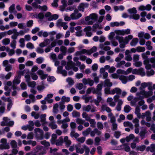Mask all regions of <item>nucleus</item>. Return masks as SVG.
Returning <instances> with one entry per match:
<instances>
[{"label":"nucleus","mask_w":155,"mask_h":155,"mask_svg":"<svg viewBox=\"0 0 155 155\" xmlns=\"http://www.w3.org/2000/svg\"><path fill=\"white\" fill-rule=\"evenodd\" d=\"M102 88V85L101 84H99L97 85L96 89L93 88V90L92 91V92L94 94L95 93H99L100 94L101 93V90Z\"/></svg>","instance_id":"nucleus-1"},{"label":"nucleus","mask_w":155,"mask_h":155,"mask_svg":"<svg viewBox=\"0 0 155 155\" xmlns=\"http://www.w3.org/2000/svg\"><path fill=\"white\" fill-rule=\"evenodd\" d=\"M114 135L117 139H118L121 135L120 132L119 131H115Z\"/></svg>","instance_id":"nucleus-45"},{"label":"nucleus","mask_w":155,"mask_h":155,"mask_svg":"<svg viewBox=\"0 0 155 155\" xmlns=\"http://www.w3.org/2000/svg\"><path fill=\"white\" fill-rule=\"evenodd\" d=\"M73 117H79L80 116V113L76 110H73L72 113Z\"/></svg>","instance_id":"nucleus-20"},{"label":"nucleus","mask_w":155,"mask_h":155,"mask_svg":"<svg viewBox=\"0 0 155 155\" xmlns=\"http://www.w3.org/2000/svg\"><path fill=\"white\" fill-rule=\"evenodd\" d=\"M20 78H19V77L18 76H16L15 79L13 81L14 84H19L20 82Z\"/></svg>","instance_id":"nucleus-25"},{"label":"nucleus","mask_w":155,"mask_h":155,"mask_svg":"<svg viewBox=\"0 0 155 155\" xmlns=\"http://www.w3.org/2000/svg\"><path fill=\"white\" fill-rule=\"evenodd\" d=\"M16 41L15 40H13L11 43L10 46L13 49H15L16 48Z\"/></svg>","instance_id":"nucleus-50"},{"label":"nucleus","mask_w":155,"mask_h":155,"mask_svg":"<svg viewBox=\"0 0 155 155\" xmlns=\"http://www.w3.org/2000/svg\"><path fill=\"white\" fill-rule=\"evenodd\" d=\"M73 109V106L71 104H69L68 105L67 107V110L69 112L71 111Z\"/></svg>","instance_id":"nucleus-56"},{"label":"nucleus","mask_w":155,"mask_h":155,"mask_svg":"<svg viewBox=\"0 0 155 155\" xmlns=\"http://www.w3.org/2000/svg\"><path fill=\"white\" fill-rule=\"evenodd\" d=\"M58 15L56 14H54L53 15H51V16H50V17H49L48 18V19L49 21H51L52 20H56L58 19Z\"/></svg>","instance_id":"nucleus-8"},{"label":"nucleus","mask_w":155,"mask_h":155,"mask_svg":"<svg viewBox=\"0 0 155 155\" xmlns=\"http://www.w3.org/2000/svg\"><path fill=\"white\" fill-rule=\"evenodd\" d=\"M9 147V146L8 144H0V149L2 150L8 149Z\"/></svg>","instance_id":"nucleus-15"},{"label":"nucleus","mask_w":155,"mask_h":155,"mask_svg":"<svg viewBox=\"0 0 155 155\" xmlns=\"http://www.w3.org/2000/svg\"><path fill=\"white\" fill-rule=\"evenodd\" d=\"M150 152L153 153L155 152V144L153 143L150 145Z\"/></svg>","instance_id":"nucleus-53"},{"label":"nucleus","mask_w":155,"mask_h":155,"mask_svg":"<svg viewBox=\"0 0 155 155\" xmlns=\"http://www.w3.org/2000/svg\"><path fill=\"white\" fill-rule=\"evenodd\" d=\"M146 133V130H141L140 131L139 134L141 137V139H143L145 137V134Z\"/></svg>","instance_id":"nucleus-17"},{"label":"nucleus","mask_w":155,"mask_h":155,"mask_svg":"<svg viewBox=\"0 0 155 155\" xmlns=\"http://www.w3.org/2000/svg\"><path fill=\"white\" fill-rule=\"evenodd\" d=\"M146 74L147 77H150L154 74V71L153 69L151 70L150 71H146Z\"/></svg>","instance_id":"nucleus-28"},{"label":"nucleus","mask_w":155,"mask_h":155,"mask_svg":"<svg viewBox=\"0 0 155 155\" xmlns=\"http://www.w3.org/2000/svg\"><path fill=\"white\" fill-rule=\"evenodd\" d=\"M146 146L145 145L139 146L137 147L136 150L137 151L140 150L142 152L144 150Z\"/></svg>","instance_id":"nucleus-16"},{"label":"nucleus","mask_w":155,"mask_h":155,"mask_svg":"<svg viewBox=\"0 0 155 155\" xmlns=\"http://www.w3.org/2000/svg\"><path fill=\"white\" fill-rule=\"evenodd\" d=\"M97 150L98 153L100 155L102 154V147L101 146H99L97 147Z\"/></svg>","instance_id":"nucleus-58"},{"label":"nucleus","mask_w":155,"mask_h":155,"mask_svg":"<svg viewBox=\"0 0 155 155\" xmlns=\"http://www.w3.org/2000/svg\"><path fill=\"white\" fill-rule=\"evenodd\" d=\"M91 96L85 97L83 98L85 100V102L86 103H88L90 100L91 99Z\"/></svg>","instance_id":"nucleus-54"},{"label":"nucleus","mask_w":155,"mask_h":155,"mask_svg":"<svg viewBox=\"0 0 155 155\" xmlns=\"http://www.w3.org/2000/svg\"><path fill=\"white\" fill-rule=\"evenodd\" d=\"M10 41V39L9 38H5L2 40V43L3 45H7L9 43Z\"/></svg>","instance_id":"nucleus-29"},{"label":"nucleus","mask_w":155,"mask_h":155,"mask_svg":"<svg viewBox=\"0 0 155 155\" xmlns=\"http://www.w3.org/2000/svg\"><path fill=\"white\" fill-rule=\"evenodd\" d=\"M20 87L22 90H25L27 88V86L24 82H22L20 84Z\"/></svg>","instance_id":"nucleus-59"},{"label":"nucleus","mask_w":155,"mask_h":155,"mask_svg":"<svg viewBox=\"0 0 155 155\" xmlns=\"http://www.w3.org/2000/svg\"><path fill=\"white\" fill-rule=\"evenodd\" d=\"M82 14L81 13H78L76 14L75 13H72L71 15V17L73 20H75L78 19L82 16Z\"/></svg>","instance_id":"nucleus-2"},{"label":"nucleus","mask_w":155,"mask_h":155,"mask_svg":"<svg viewBox=\"0 0 155 155\" xmlns=\"http://www.w3.org/2000/svg\"><path fill=\"white\" fill-rule=\"evenodd\" d=\"M15 9V5L13 4L9 8V12L10 13L13 12Z\"/></svg>","instance_id":"nucleus-51"},{"label":"nucleus","mask_w":155,"mask_h":155,"mask_svg":"<svg viewBox=\"0 0 155 155\" xmlns=\"http://www.w3.org/2000/svg\"><path fill=\"white\" fill-rule=\"evenodd\" d=\"M26 46L27 48L31 49H33L34 48L33 45L31 42L28 43L26 44Z\"/></svg>","instance_id":"nucleus-40"},{"label":"nucleus","mask_w":155,"mask_h":155,"mask_svg":"<svg viewBox=\"0 0 155 155\" xmlns=\"http://www.w3.org/2000/svg\"><path fill=\"white\" fill-rule=\"evenodd\" d=\"M142 64V63L141 61H136L135 62L134 64V65L136 67H140Z\"/></svg>","instance_id":"nucleus-60"},{"label":"nucleus","mask_w":155,"mask_h":155,"mask_svg":"<svg viewBox=\"0 0 155 155\" xmlns=\"http://www.w3.org/2000/svg\"><path fill=\"white\" fill-rule=\"evenodd\" d=\"M37 62L39 64L42 63L43 62V59L41 57H39L36 59Z\"/></svg>","instance_id":"nucleus-64"},{"label":"nucleus","mask_w":155,"mask_h":155,"mask_svg":"<svg viewBox=\"0 0 155 155\" xmlns=\"http://www.w3.org/2000/svg\"><path fill=\"white\" fill-rule=\"evenodd\" d=\"M11 145L13 148H16L17 147V143L14 140H13L11 142Z\"/></svg>","instance_id":"nucleus-21"},{"label":"nucleus","mask_w":155,"mask_h":155,"mask_svg":"<svg viewBox=\"0 0 155 155\" xmlns=\"http://www.w3.org/2000/svg\"><path fill=\"white\" fill-rule=\"evenodd\" d=\"M91 19L96 21L98 17L97 15L95 13H92L90 15Z\"/></svg>","instance_id":"nucleus-24"},{"label":"nucleus","mask_w":155,"mask_h":155,"mask_svg":"<svg viewBox=\"0 0 155 155\" xmlns=\"http://www.w3.org/2000/svg\"><path fill=\"white\" fill-rule=\"evenodd\" d=\"M139 55L138 54H134L133 58V61L136 62L139 60Z\"/></svg>","instance_id":"nucleus-55"},{"label":"nucleus","mask_w":155,"mask_h":155,"mask_svg":"<svg viewBox=\"0 0 155 155\" xmlns=\"http://www.w3.org/2000/svg\"><path fill=\"white\" fill-rule=\"evenodd\" d=\"M120 25L119 23L117 22H111L110 24V26L113 27L115 26H118Z\"/></svg>","instance_id":"nucleus-34"},{"label":"nucleus","mask_w":155,"mask_h":155,"mask_svg":"<svg viewBox=\"0 0 155 155\" xmlns=\"http://www.w3.org/2000/svg\"><path fill=\"white\" fill-rule=\"evenodd\" d=\"M137 51L138 52H142L144 51L145 50V48L143 47L138 46L136 48Z\"/></svg>","instance_id":"nucleus-19"},{"label":"nucleus","mask_w":155,"mask_h":155,"mask_svg":"<svg viewBox=\"0 0 155 155\" xmlns=\"http://www.w3.org/2000/svg\"><path fill=\"white\" fill-rule=\"evenodd\" d=\"M140 15L137 14H134L132 15H130L129 17L130 19H133L135 20H137L140 18Z\"/></svg>","instance_id":"nucleus-9"},{"label":"nucleus","mask_w":155,"mask_h":155,"mask_svg":"<svg viewBox=\"0 0 155 155\" xmlns=\"http://www.w3.org/2000/svg\"><path fill=\"white\" fill-rule=\"evenodd\" d=\"M124 150L127 152H129L130 150V147L127 145L126 144H124Z\"/></svg>","instance_id":"nucleus-52"},{"label":"nucleus","mask_w":155,"mask_h":155,"mask_svg":"<svg viewBox=\"0 0 155 155\" xmlns=\"http://www.w3.org/2000/svg\"><path fill=\"white\" fill-rule=\"evenodd\" d=\"M124 126L125 127H129L130 128H133V125L132 123L128 121L124 122Z\"/></svg>","instance_id":"nucleus-13"},{"label":"nucleus","mask_w":155,"mask_h":155,"mask_svg":"<svg viewBox=\"0 0 155 155\" xmlns=\"http://www.w3.org/2000/svg\"><path fill=\"white\" fill-rule=\"evenodd\" d=\"M153 92L152 91H149L148 92L146 91L145 94V97H147L149 96H151L152 95Z\"/></svg>","instance_id":"nucleus-47"},{"label":"nucleus","mask_w":155,"mask_h":155,"mask_svg":"<svg viewBox=\"0 0 155 155\" xmlns=\"http://www.w3.org/2000/svg\"><path fill=\"white\" fill-rule=\"evenodd\" d=\"M143 69L142 68H141L138 70L139 73L142 76H144L145 75V72L143 71Z\"/></svg>","instance_id":"nucleus-37"},{"label":"nucleus","mask_w":155,"mask_h":155,"mask_svg":"<svg viewBox=\"0 0 155 155\" xmlns=\"http://www.w3.org/2000/svg\"><path fill=\"white\" fill-rule=\"evenodd\" d=\"M95 94H97V99L95 100L94 101V102L96 105H97L100 102L102 98L101 96L102 95V93H100V94L99 93H95Z\"/></svg>","instance_id":"nucleus-3"},{"label":"nucleus","mask_w":155,"mask_h":155,"mask_svg":"<svg viewBox=\"0 0 155 155\" xmlns=\"http://www.w3.org/2000/svg\"><path fill=\"white\" fill-rule=\"evenodd\" d=\"M36 51L37 53L40 54H42L44 52L43 49L39 47H38L37 48Z\"/></svg>","instance_id":"nucleus-62"},{"label":"nucleus","mask_w":155,"mask_h":155,"mask_svg":"<svg viewBox=\"0 0 155 155\" xmlns=\"http://www.w3.org/2000/svg\"><path fill=\"white\" fill-rule=\"evenodd\" d=\"M126 72H125V71L120 69H118L117 71V73L118 74H121L127 75V74L126 73Z\"/></svg>","instance_id":"nucleus-35"},{"label":"nucleus","mask_w":155,"mask_h":155,"mask_svg":"<svg viewBox=\"0 0 155 155\" xmlns=\"http://www.w3.org/2000/svg\"><path fill=\"white\" fill-rule=\"evenodd\" d=\"M127 11L130 14H136L137 12L135 8H133L128 9Z\"/></svg>","instance_id":"nucleus-14"},{"label":"nucleus","mask_w":155,"mask_h":155,"mask_svg":"<svg viewBox=\"0 0 155 155\" xmlns=\"http://www.w3.org/2000/svg\"><path fill=\"white\" fill-rule=\"evenodd\" d=\"M134 136L133 134H131L129 136H127L126 137V141L127 142H129L130 140L133 139L134 138Z\"/></svg>","instance_id":"nucleus-18"},{"label":"nucleus","mask_w":155,"mask_h":155,"mask_svg":"<svg viewBox=\"0 0 155 155\" xmlns=\"http://www.w3.org/2000/svg\"><path fill=\"white\" fill-rule=\"evenodd\" d=\"M120 80L121 81L122 83L126 84L127 82V77L124 75H121L119 77Z\"/></svg>","instance_id":"nucleus-5"},{"label":"nucleus","mask_w":155,"mask_h":155,"mask_svg":"<svg viewBox=\"0 0 155 155\" xmlns=\"http://www.w3.org/2000/svg\"><path fill=\"white\" fill-rule=\"evenodd\" d=\"M115 38L117 40H118L119 42L120 43H124L123 37L122 36L120 37L118 35H117L115 37Z\"/></svg>","instance_id":"nucleus-23"},{"label":"nucleus","mask_w":155,"mask_h":155,"mask_svg":"<svg viewBox=\"0 0 155 155\" xmlns=\"http://www.w3.org/2000/svg\"><path fill=\"white\" fill-rule=\"evenodd\" d=\"M12 65L8 64L5 66V70L6 71L8 72L10 71L12 69Z\"/></svg>","instance_id":"nucleus-41"},{"label":"nucleus","mask_w":155,"mask_h":155,"mask_svg":"<svg viewBox=\"0 0 155 155\" xmlns=\"http://www.w3.org/2000/svg\"><path fill=\"white\" fill-rule=\"evenodd\" d=\"M83 149L84 150H85V153L86 154H88L90 152V149L87 146L85 145H84L83 146Z\"/></svg>","instance_id":"nucleus-39"},{"label":"nucleus","mask_w":155,"mask_h":155,"mask_svg":"<svg viewBox=\"0 0 155 155\" xmlns=\"http://www.w3.org/2000/svg\"><path fill=\"white\" fill-rule=\"evenodd\" d=\"M40 143L41 144L43 145L45 147H49L50 146L49 143L45 140L41 141Z\"/></svg>","instance_id":"nucleus-31"},{"label":"nucleus","mask_w":155,"mask_h":155,"mask_svg":"<svg viewBox=\"0 0 155 155\" xmlns=\"http://www.w3.org/2000/svg\"><path fill=\"white\" fill-rule=\"evenodd\" d=\"M67 80L68 83V84L71 85V86L73 85L74 84V80L71 78H67Z\"/></svg>","instance_id":"nucleus-32"},{"label":"nucleus","mask_w":155,"mask_h":155,"mask_svg":"<svg viewBox=\"0 0 155 155\" xmlns=\"http://www.w3.org/2000/svg\"><path fill=\"white\" fill-rule=\"evenodd\" d=\"M97 127L100 130H101L103 128V125L102 123L100 122H98L97 124Z\"/></svg>","instance_id":"nucleus-46"},{"label":"nucleus","mask_w":155,"mask_h":155,"mask_svg":"<svg viewBox=\"0 0 155 155\" xmlns=\"http://www.w3.org/2000/svg\"><path fill=\"white\" fill-rule=\"evenodd\" d=\"M131 110V108L128 105H126L124 107V111L125 113H128Z\"/></svg>","instance_id":"nucleus-11"},{"label":"nucleus","mask_w":155,"mask_h":155,"mask_svg":"<svg viewBox=\"0 0 155 155\" xmlns=\"http://www.w3.org/2000/svg\"><path fill=\"white\" fill-rule=\"evenodd\" d=\"M62 19H59L57 21L56 25L57 26H61L63 27L64 26V22H62Z\"/></svg>","instance_id":"nucleus-27"},{"label":"nucleus","mask_w":155,"mask_h":155,"mask_svg":"<svg viewBox=\"0 0 155 155\" xmlns=\"http://www.w3.org/2000/svg\"><path fill=\"white\" fill-rule=\"evenodd\" d=\"M105 86L108 87H111L112 85V83L110 82V80L109 79H106L104 81Z\"/></svg>","instance_id":"nucleus-10"},{"label":"nucleus","mask_w":155,"mask_h":155,"mask_svg":"<svg viewBox=\"0 0 155 155\" xmlns=\"http://www.w3.org/2000/svg\"><path fill=\"white\" fill-rule=\"evenodd\" d=\"M91 107L90 105H88L87 106H84L83 107V110L89 112L91 109Z\"/></svg>","instance_id":"nucleus-26"},{"label":"nucleus","mask_w":155,"mask_h":155,"mask_svg":"<svg viewBox=\"0 0 155 155\" xmlns=\"http://www.w3.org/2000/svg\"><path fill=\"white\" fill-rule=\"evenodd\" d=\"M148 83L143 82L141 83V87H140V90H142L143 88H145L146 87L148 86Z\"/></svg>","instance_id":"nucleus-43"},{"label":"nucleus","mask_w":155,"mask_h":155,"mask_svg":"<svg viewBox=\"0 0 155 155\" xmlns=\"http://www.w3.org/2000/svg\"><path fill=\"white\" fill-rule=\"evenodd\" d=\"M60 50L63 52V54L65 55L66 52L67 48L64 46H61L60 47Z\"/></svg>","instance_id":"nucleus-33"},{"label":"nucleus","mask_w":155,"mask_h":155,"mask_svg":"<svg viewBox=\"0 0 155 155\" xmlns=\"http://www.w3.org/2000/svg\"><path fill=\"white\" fill-rule=\"evenodd\" d=\"M64 142L63 137H61L59 138L57 140L55 144L57 146L61 145Z\"/></svg>","instance_id":"nucleus-4"},{"label":"nucleus","mask_w":155,"mask_h":155,"mask_svg":"<svg viewBox=\"0 0 155 155\" xmlns=\"http://www.w3.org/2000/svg\"><path fill=\"white\" fill-rule=\"evenodd\" d=\"M75 149L76 152L78 153H80V154L83 153L84 151V150L83 148H81V149L79 148L78 147V146L76 145L75 146Z\"/></svg>","instance_id":"nucleus-6"},{"label":"nucleus","mask_w":155,"mask_h":155,"mask_svg":"<svg viewBox=\"0 0 155 155\" xmlns=\"http://www.w3.org/2000/svg\"><path fill=\"white\" fill-rule=\"evenodd\" d=\"M117 129V125L115 123L112 124V130H115Z\"/></svg>","instance_id":"nucleus-63"},{"label":"nucleus","mask_w":155,"mask_h":155,"mask_svg":"<svg viewBox=\"0 0 155 155\" xmlns=\"http://www.w3.org/2000/svg\"><path fill=\"white\" fill-rule=\"evenodd\" d=\"M33 23V21L32 20H30L28 21L27 23V25L28 27H31L32 26Z\"/></svg>","instance_id":"nucleus-57"},{"label":"nucleus","mask_w":155,"mask_h":155,"mask_svg":"<svg viewBox=\"0 0 155 155\" xmlns=\"http://www.w3.org/2000/svg\"><path fill=\"white\" fill-rule=\"evenodd\" d=\"M34 16L37 18L39 19L40 20H42L44 18V15L43 13L40 12L36 15V16Z\"/></svg>","instance_id":"nucleus-12"},{"label":"nucleus","mask_w":155,"mask_h":155,"mask_svg":"<svg viewBox=\"0 0 155 155\" xmlns=\"http://www.w3.org/2000/svg\"><path fill=\"white\" fill-rule=\"evenodd\" d=\"M27 84L29 87H31L32 88L34 87L36 85V82L34 81L31 82H28Z\"/></svg>","instance_id":"nucleus-30"},{"label":"nucleus","mask_w":155,"mask_h":155,"mask_svg":"<svg viewBox=\"0 0 155 155\" xmlns=\"http://www.w3.org/2000/svg\"><path fill=\"white\" fill-rule=\"evenodd\" d=\"M138 39L137 38H134L130 42V44L131 46H135L138 42Z\"/></svg>","instance_id":"nucleus-7"},{"label":"nucleus","mask_w":155,"mask_h":155,"mask_svg":"<svg viewBox=\"0 0 155 155\" xmlns=\"http://www.w3.org/2000/svg\"><path fill=\"white\" fill-rule=\"evenodd\" d=\"M85 140V138L84 137H82L80 138H78L77 140L79 142L81 143H83Z\"/></svg>","instance_id":"nucleus-61"},{"label":"nucleus","mask_w":155,"mask_h":155,"mask_svg":"<svg viewBox=\"0 0 155 155\" xmlns=\"http://www.w3.org/2000/svg\"><path fill=\"white\" fill-rule=\"evenodd\" d=\"M102 109L103 111H104L105 110H106L108 113H110L111 111V109L107 107H106L105 108L103 107H102Z\"/></svg>","instance_id":"nucleus-44"},{"label":"nucleus","mask_w":155,"mask_h":155,"mask_svg":"<svg viewBox=\"0 0 155 155\" xmlns=\"http://www.w3.org/2000/svg\"><path fill=\"white\" fill-rule=\"evenodd\" d=\"M125 61H122L118 63L117 64L116 67L117 68H120V66L123 64H125Z\"/></svg>","instance_id":"nucleus-49"},{"label":"nucleus","mask_w":155,"mask_h":155,"mask_svg":"<svg viewBox=\"0 0 155 155\" xmlns=\"http://www.w3.org/2000/svg\"><path fill=\"white\" fill-rule=\"evenodd\" d=\"M78 10L80 11L84 12V8L83 6L82 3L80 4V5L78 6Z\"/></svg>","instance_id":"nucleus-48"},{"label":"nucleus","mask_w":155,"mask_h":155,"mask_svg":"<svg viewBox=\"0 0 155 155\" xmlns=\"http://www.w3.org/2000/svg\"><path fill=\"white\" fill-rule=\"evenodd\" d=\"M61 100L64 103L65 102H68L70 101V98L69 97H66L65 96H63L62 97Z\"/></svg>","instance_id":"nucleus-22"},{"label":"nucleus","mask_w":155,"mask_h":155,"mask_svg":"<svg viewBox=\"0 0 155 155\" xmlns=\"http://www.w3.org/2000/svg\"><path fill=\"white\" fill-rule=\"evenodd\" d=\"M56 80V79L54 76H49L47 78V80L48 81L54 82Z\"/></svg>","instance_id":"nucleus-42"},{"label":"nucleus","mask_w":155,"mask_h":155,"mask_svg":"<svg viewBox=\"0 0 155 155\" xmlns=\"http://www.w3.org/2000/svg\"><path fill=\"white\" fill-rule=\"evenodd\" d=\"M85 121L81 119L78 118L76 120V122L78 124H84Z\"/></svg>","instance_id":"nucleus-36"},{"label":"nucleus","mask_w":155,"mask_h":155,"mask_svg":"<svg viewBox=\"0 0 155 155\" xmlns=\"http://www.w3.org/2000/svg\"><path fill=\"white\" fill-rule=\"evenodd\" d=\"M63 66H59L57 68L56 72L58 74H61V71L63 70Z\"/></svg>","instance_id":"nucleus-38"}]
</instances>
